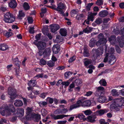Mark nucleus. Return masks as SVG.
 Segmentation results:
<instances>
[{"instance_id": "obj_40", "label": "nucleus", "mask_w": 124, "mask_h": 124, "mask_svg": "<svg viewBox=\"0 0 124 124\" xmlns=\"http://www.w3.org/2000/svg\"><path fill=\"white\" fill-rule=\"evenodd\" d=\"M14 63L16 66H19L20 63V62L18 61V58L14 59L13 60Z\"/></svg>"}, {"instance_id": "obj_36", "label": "nucleus", "mask_w": 124, "mask_h": 124, "mask_svg": "<svg viewBox=\"0 0 124 124\" xmlns=\"http://www.w3.org/2000/svg\"><path fill=\"white\" fill-rule=\"evenodd\" d=\"M23 7L24 9L25 10H28L30 8V6L26 2H25L23 3Z\"/></svg>"}, {"instance_id": "obj_30", "label": "nucleus", "mask_w": 124, "mask_h": 124, "mask_svg": "<svg viewBox=\"0 0 124 124\" xmlns=\"http://www.w3.org/2000/svg\"><path fill=\"white\" fill-rule=\"evenodd\" d=\"M25 16L24 13L22 11H20L19 12V14L18 16V18L19 19H22Z\"/></svg>"}, {"instance_id": "obj_17", "label": "nucleus", "mask_w": 124, "mask_h": 124, "mask_svg": "<svg viewBox=\"0 0 124 124\" xmlns=\"http://www.w3.org/2000/svg\"><path fill=\"white\" fill-rule=\"evenodd\" d=\"M50 27L51 31L53 32H55L60 28L58 25L56 24L51 25Z\"/></svg>"}, {"instance_id": "obj_18", "label": "nucleus", "mask_w": 124, "mask_h": 124, "mask_svg": "<svg viewBox=\"0 0 124 124\" xmlns=\"http://www.w3.org/2000/svg\"><path fill=\"white\" fill-rule=\"evenodd\" d=\"M96 91L95 94L96 95L99 96L101 95V94L102 93V91L104 89V88L102 86H99L96 87Z\"/></svg>"}, {"instance_id": "obj_15", "label": "nucleus", "mask_w": 124, "mask_h": 124, "mask_svg": "<svg viewBox=\"0 0 124 124\" xmlns=\"http://www.w3.org/2000/svg\"><path fill=\"white\" fill-rule=\"evenodd\" d=\"M31 118H32V120L33 119L35 122H38L40 119V115L37 114L33 113L31 115Z\"/></svg>"}, {"instance_id": "obj_9", "label": "nucleus", "mask_w": 124, "mask_h": 124, "mask_svg": "<svg viewBox=\"0 0 124 124\" xmlns=\"http://www.w3.org/2000/svg\"><path fill=\"white\" fill-rule=\"evenodd\" d=\"M36 42V41H35L34 44L37 46L38 49L40 50H43L46 47V44L45 42H39L37 43Z\"/></svg>"}, {"instance_id": "obj_37", "label": "nucleus", "mask_w": 124, "mask_h": 124, "mask_svg": "<svg viewBox=\"0 0 124 124\" xmlns=\"http://www.w3.org/2000/svg\"><path fill=\"white\" fill-rule=\"evenodd\" d=\"M88 20L92 21H93V20L94 16H93L92 14V12H88Z\"/></svg>"}, {"instance_id": "obj_1", "label": "nucleus", "mask_w": 124, "mask_h": 124, "mask_svg": "<svg viewBox=\"0 0 124 124\" xmlns=\"http://www.w3.org/2000/svg\"><path fill=\"white\" fill-rule=\"evenodd\" d=\"M15 109L12 104L9 106H2L0 108V113L2 116H8L11 115V112L15 111Z\"/></svg>"}, {"instance_id": "obj_61", "label": "nucleus", "mask_w": 124, "mask_h": 124, "mask_svg": "<svg viewBox=\"0 0 124 124\" xmlns=\"http://www.w3.org/2000/svg\"><path fill=\"white\" fill-rule=\"evenodd\" d=\"M13 65L12 64L9 65H7L6 67L7 70L8 71L10 70H11V67H12Z\"/></svg>"}, {"instance_id": "obj_60", "label": "nucleus", "mask_w": 124, "mask_h": 124, "mask_svg": "<svg viewBox=\"0 0 124 124\" xmlns=\"http://www.w3.org/2000/svg\"><path fill=\"white\" fill-rule=\"evenodd\" d=\"M27 19L28 22L30 23H31L33 22V19L32 17H28L27 18Z\"/></svg>"}, {"instance_id": "obj_47", "label": "nucleus", "mask_w": 124, "mask_h": 124, "mask_svg": "<svg viewBox=\"0 0 124 124\" xmlns=\"http://www.w3.org/2000/svg\"><path fill=\"white\" fill-rule=\"evenodd\" d=\"M86 115H91L92 113V112L90 110H87L83 111Z\"/></svg>"}, {"instance_id": "obj_34", "label": "nucleus", "mask_w": 124, "mask_h": 124, "mask_svg": "<svg viewBox=\"0 0 124 124\" xmlns=\"http://www.w3.org/2000/svg\"><path fill=\"white\" fill-rule=\"evenodd\" d=\"M36 81L35 80H31L28 83L29 86L31 87H33L36 84Z\"/></svg>"}, {"instance_id": "obj_23", "label": "nucleus", "mask_w": 124, "mask_h": 124, "mask_svg": "<svg viewBox=\"0 0 124 124\" xmlns=\"http://www.w3.org/2000/svg\"><path fill=\"white\" fill-rule=\"evenodd\" d=\"M8 49V46L5 44H2L0 45V50L4 51Z\"/></svg>"}, {"instance_id": "obj_54", "label": "nucleus", "mask_w": 124, "mask_h": 124, "mask_svg": "<svg viewBox=\"0 0 124 124\" xmlns=\"http://www.w3.org/2000/svg\"><path fill=\"white\" fill-rule=\"evenodd\" d=\"M13 35V33L12 32H9L6 31L5 33V35L8 38L10 37L11 36Z\"/></svg>"}, {"instance_id": "obj_62", "label": "nucleus", "mask_w": 124, "mask_h": 124, "mask_svg": "<svg viewBox=\"0 0 124 124\" xmlns=\"http://www.w3.org/2000/svg\"><path fill=\"white\" fill-rule=\"evenodd\" d=\"M40 63L41 65H44L46 64V62L43 59H41L40 61Z\"/></svg>"}, {"instance_id": "obj_6", "label": "nucleus", "mask_w": 124, "mask_h": 124, "mask_svg": "<svg viewBox=\"0 0 124 124\" xmlns=\"http://www.w3.org/2000/svg\"><path fill=\"white\" fill-rule=\"evenodd\" d=\"M66 9V6L63 3L60 2L58 5L57 8V10L58 11L59 13L64 15V13Z\"/></svg>"}, {"instance_id": "obj_35", "label": "nucleus", "mask_w": 124, "mask_h": 124, "mask_svg": "<svg viewBox=\"0 0 124 124\" xmlns=\"http://www.w3.org/2000/svg\"><path fill=\"white\" fill-rule=\"evenodd\" d=\"M93 29V28L87 27V28L84 30V31L85 33H88L92 31Z\"/></svg>"}, {"instance_id": "obj_53", "label": "nucleus", "mask_w": 124, "mask_h": 124, "mask_svg": "<svg viewBox=\"0 0 124 124\" xmlns=\"http://www.w3.org/2000/svg\"><path fill=\"white\" fill-rule=\"evenodd\" d=\"M96 3L97 5L100 6L103 4V1L102 0H97Z\"/></svg>"}, {"instance_id": "obj_52", "label": "nucleus", "mask_w": 124, "mask_h": 124, "mask_svg": "<svg viewBox=\"0 0 124 124\" xmlns=\"http://www.w3.org/2000/svg\"><path fill=\"white\" fill-rule=\"evenodd\" d=\"M41 112L42 115L43 116L46 115L47 113V111L44 109H42L41 110Z\"/></svg>"}, {"instance_id": "obj_49", "label": "nucleus", "mask_w": 124, "mask_h": 124, "mask_svg": "<svg viewBox=\"0 0 124 124\" xmlns=\"http://www.w3.org/2000/svg\"><path fill=\"white\" fill-rule=\"evenodd\" d=\"M116 40V37L115 36H111L109 38V41L111 43H112Z\"/></svg>"}, {"instance_id": "obj_5", "label": "nucleus", "mask_w": 124, "mask_h": 124, "mask_svg": "<svg viewBox=\"0 0 124 124\" xmlns=\"http://www.w3.org/2000/svg\"><path fill=\"white\" fill-rule=\"evenodd\" d=\"M103 35L102 33L100 34L98 36L99 40L96 43V45L99 46L100 45H104L107 42V41L105 38H104Z\"/></svg>"}, {"instance_id": "obj_44", "label": "nucleus", "mask_w": 124, "mask_h": 124, "mask_svg": "<svg viewBox=\"0 0 124 124\" xmlns=\"http://www.w3.org/2000/svg\"><path fill=\"white\" fill-rule=\"evenodd\" d=\"M54 113L55 115L62 114V110L60 108H58L54 111Z\"/></svg>"}, {"instance_id": "obj_7", "label": "nucleus", "mask_w": 124, "mask_h": 124, "mask_svg": "<svg viewBox=\"0 0 124 124\" xmlns=\"http://www.w3.org/2000/svg\"><path fill=\"white\" fill-rule=\"evenodd\" d=\"M16 91L15 89L11 87L8 88V93L10 96V98L11 99H13L15 98L16 96Z\"/></svg>"}, {"instance_id": "obj_55", "label": "nucleus", "mask_w": 124, "mask_h": 124, "mask_svg": "<svg viewBox=\"0 0 124 124\" xmlns=\"http://www.w3.org/2000/svg\"><path fill=\"white\" fill-rule=\"evenodd\" d=\"M78 12V10L73 9L71 12V15L76 14Z\"/></svg>"}, {"instance_id": "obj_58", "label": "nucleus", "mask_w": 124, "mask_h": 124, "mask_svg": "<svg viewBox=\"0 0 124 124\" xmlns=\"http://www.w3.org/2000/svg\"><path fill=\"white\" fill-rule=\"evenodd\" d=\"M43 76V74L42 73L41 74H39L35 76L34 78H42Z\"/></svg>"}, {"instance_id": "obj_21", "label": "nucleus", "mask_w": 124, "mask_h": 124, "mask_svg": "<svg viewBox=\"0 0 124 124\" xmlns=\"http://www.w3.org/2000/svg\"><path fill=\"white\" fill-rule=\"evenodd\" d=\"M9 6L12 8H15L17 6V3L15 0H11L9 4Z\"/></svg>"}, {"instance_id": "obj_45", "label": "nucleus", "mask_w": 124, "mask_h": 124, "mask_svg": "<svg viewBox=\"0 0 124 124\" xmlns=\"http://www.w3.org/2000/svg\"><path fill=\"white\" fill-rule=\"evenodd\" d=\"M75 82L76 85H80L82 84V80L80 79H76L75 81Z\"/></svg>"}, {"instance_id": "obj_48", "label": "nucleus", "mask_w": 124, "mask_h": 124, "mask_svg": "<svg viewBox=\"0 0 124 124\" xmlns=\"http://www.w3.org/2000/svg\"><path fill=\"white\" fill-rule=\"evenodd\" d=\"M40 106L41 107H43L47 104V103L45 101H41L39 103Z\"/></svg>"}, {"instance_id": "obj_38", "label": "nucleus", "mask_w": 124, "mask_h": 124, "mask_svg": "<svg viewBox=\"0 0 124 124\" xmlns=\"http://www.w3.org/2000/svg\"><path fill=\"white\" fill-rule=\"evenodd\" d=\"M61 34L62 36H65L66 35L67 32L65 29H61L60 31Z\"/></svg>"}, {"instance_id": "obj_51", "label": "nucleus", "mask_w": 124, "mask_h": 124, "mask_svg": "<svg viewBox=\"0 0 124 124\" xmlns=\"http://www.w3.org/2000/svg\"><path fill=\"white\" fill-rule=\"evenodd\" d=\"M70 82H69V80L67 81L63 82L62 83V85H64V88H65L66 87L68 86L69 85Z\"/></svg>"}, {"instance_id": "obj_20", "label": "nucleus", "mask_w": 124, "mask_h": 124, "mask_svg": "<svg viewBox=\"0 0 124 124\" xmlns=\"http://www.w3.org/2000/svg\"><path fill=\"white\" fill-rule=\"evenodd\" d=\"M99 96V97L98 99V101L99 102L101 103H103L107 101V99L106 97L103 95Z\"/></svg>"}, {"instance_id": "obj_25", "label": "nucleus", "mask_w": 124, "mask_h": 124, "mask_svg": "<svg viewBox=\"0 0 124 124\" xmlns=\"http://www.w3.org/2000/svg\"><path fill=\"white\" fill-rule=\"evenodd\" d=\"M96 117L95 115L89 116L87 118L88 121L91 122H93L95 121V119Z\"/></svg>"}, {"instance_id": "obj_11", "label": "nucleus", "mask_w": 124, "mask_h": 124, "mask_svg": "<svg viewBox=\"0 0 124 124\" xmlns=\"http://www.w3.org/2000/svg\"><path fill=\"white\" fill-rule=\"evenodd\" d=\"M26 118L27 120H31L32 119L31 118V113L33 111L32 108L28 107L26 108Z\"/></svg>"}, {"instance_id": "obj_28", "label": "nucleus", "mask_w": 124, "mask_h": 124, "mask_svg": "<svg viewBox=\"0 0 124 124\" xmlns=\"http://www.w3.org/2000/svg\"><path fill=\"white\" fill-rule=\"evenodd\" d=\"M83 60L84 65L86 66H88L89 64L91 63V60L87 58H85Z\"/></svg>"}, {"instance_id": "obj_63", "label": "nucleus", "mask_w": 124, "mask_h": 124, "mask_svg": "<svg viewBox=\"0 0 124 124\" xmlns=\"http://www.w3.org/2000/svg\"><path fill=\"white\" fill-rule=\"evenodd\" d=\"M41 35V33H39L38 34H37L36 35L35 37L37 40H38L40 39Z\"/></svg>"}, {"instance_id": "obj_3", "label": "nucleus", "mask_w": 124, "mask_h": 124, "mask_svg": "<svg viewBox=\"0 0 124 124\" xmlns=\"http://www.w3.org/2000/svg\"><path fill=\"white\" fill-rule=\"evenodd\" d=\"M15 16L9 12H7L4 15L3 20L6 23H11L15 20Z\"/></svg>"}, {"instance_id": "obj_27", "label": "nucleus", "mask_w": 124, "mask_h": 124, "mask_svg": "<svg viewBox=\"0 0 124 124\" xmlns=\"http://www.w3.org/2000/svg\"><path fill=\"white\" fill-rule=\"evenodd\" d=\"M111 94L113 96H117L119 95V94L117 91L116 89H112L111 91Z\"/></svg>"}, {"instance_id": "obj_26", "label": "nucleus", "mask_w": 124, "mask_h": 124, "mask_svg": "<svg viewBox=\"0 0 124 124\" xmlns=\"http://www.w3.org/2000/svg\"><path fill=\"white\" fill-rule=\"evenodd\" d=\"M108 12L105 10H104L101 11L99 14V16L102 17H104L108 14Z\"/></svg>"}, {"instance_id": "obj_50", "label": "nucleus", "mask_w": 124, "mask_h": 124, "mask_svg": "<svg viewBox=\"0 0 124 124\" xmlns=\"http://www.w3.org/2000/svg\"><path fill=\"white\" fill-rule=\"evenodd\" d=\"M102 22V21L101 19L99 18H97L95 21V23L98 24H101Z\"/></svg>"}, {"instance_id": "obj_29", "label": "nucleus", "mask_w": 124, "mask_h": 124, "mask_svg": "<svg viewBox=\"0 0 124 124\" xmlns=\"http://www.w3.org/2000/svg\"><path fill=\"white\" fill-rule=\"evenodd\" d=\"M18 114L19 115V116L20 117H22L23 116L24 114V110L22 108H19L17 110Z\"/></svg>"}, {"instance_id": "obj_59", "label": "nucleus", "mask_w": 124, "mask_h": 124, "mask_svg": "<svg viewBox=\"0 0 124 124\" xmlns=\"http://www.w3.org/2000/svg\"><path fill=\"white\" fill-rule=\"evenodd\" d=\"M75 58L74 56H73L71 58L69 61V63H71L75 59Z\"/></svg>"}, {"instance_id": "obj_16", "label": "nucleus", "mask_w": 124, "mask_h": 124, "mask_svg": "<svg viewBox=\"0 0 124 124\" xmlns=\"http://www.w3.org/2000/svg\"><path fill=\"white\" fill-rule=\"evenodd\" d=\"M108 62L111 64H114L116 61V58L113 55L109 56L108 57Z\"/></svg>"}, {"instance_id": "obj_42", "label": "nucleus", "mask_w": 124, "mask_h": 124, "mask_svg": "<svg viewBox=\"0 0 124 124\" xmlns=\"http://www.w3.org/2000/svg\"><path fill=\"white\" fill-rule=\"evenodd\" d=\"M55 63L52 61H48L47 64L49 67H52L54 66Z\"/></svg>"}, {"instance_id": "obj_2", "label": "nucleus", "mask_w": 124, "mask_h": 124, "mask_svg": "<svg viewBox=\"0 0 124 124\" xmlns=\"http://www.w3.org/2000/svg\"><path fill=\"white\" fill-rule=\"evenodd\" d=\"M113 103L110 105V108H114L116 110H119L121 107L124 103V98L116 99L113 100Z\"/></svg>"}, {"instance_id": "obj_12", "label": "nucleus", "mask_w": 124, "mask_h": 124, "mask_svg": "<svg viewBox=\"0 0 124 124\" xmlns=\"http://www.w3.org/2000/svg\"><path fill=\"white\" fill-rule=\"evenodd\" d=\"M71 115H67L64 114L58 115H55L54 114L51 115L52 117L55 120L61 119L63 118L68 116H70Z\"/></svg>"}, {"instance_id": "obj_57", "label": "nucleus", "mask_w": 124, "mask_h": 124, "mask_svg": "<svg viewBox=\"0 0 124 124\" xmlns=\"http://www.w3.org/2000/svg\"><path fill=\"white\" fill-rule=\"evenodd\" d=\"M93 92L92 91H88L86 93L85 95V96H91L92 94H93Z\"/></svg>"}, {"instance_id": "obj_10", "label": "nucleus", "mask_w": 124, "mask_h": 124, "mask_svg": "<svg viewBox=\"0 0 124 124\" xmlns=\"http://www.w3.org/2000/svg\"><path fill=\"white\" fill-rule=\"evenodd\" d=\"M82 100H79L76 103L71 105L70 107L69 110L71 111L73 109L79 107L81 106H82Z\"/></svg>"}, {"instance_id": "obj_56", "label": "nucleus", "mask_w": 124, "mask_h": 124, "mask_svg": "<svg viewBox=\"0 0 124 124\" xmlns=\"http://www.w3.org/2000/svg\"><path fill=\"white\" fill-rule=\"evenodd\" d=\"M83 16V14H78L76 17V18L78 19L79 20Z\"/></svg>"}, {"instance_id": "obj_14", "label": "nucleus", "mask_w": 124, "mask_h": 124, "mask_svg": "<svg viewBox=\"0 0 124 124\" xmlns=\"http://www.w3.org/2000/svg\"><path fill=\"white\" fill-rule=\"evenodd\" d=\"M108 112V110L106 109H101L96 111L95 112V115L100 116H101Z\"/></svg>"}, {"instance_id": "obj_46", "label": "nucleus", "mask_w": 124, "mask_h": 124, "mask_svg": "<svg viewBox=\"0 0 124 124\" xmlns=\"http://www.w3.org/2000/svg\"><path fill=\"white\" fill-rule=\"evenodd\" d=\"M84 55L85 57H88L89 56V54L87 49L86 48H84Z\"/></svg>"}, {"instance_id": "obj_24", "label": "nucleus", "mask_w": 124, "mask_h": 124, "mask_svg": "<svg viewBox=\"0 0 124 124\" xmlns=\"http://www.w3.org/2000/svg\"><path fill=\"white\" fill-rule=\"evenodd\" d=\"M91 102L89 100H86L83 101L82 100V106H89L91 104Z\"/></svg>"}, {"instance_id": "obj_13", "label": "nucleus", "mask_w": 124, "mask_h": 124, "mask_svg": "<svg viewBox=\"0 0 124 124\" xmlns=\"http://www.w3.org/2000/svg\"><path fill=\"white\" fill-rule=\"evenodd\" d=\"M122 35L121 37H118L117 41L118 43H123L124 45V28L121 29L119 33Z\"/></svg>"}, {"instance_id": "obj_33", "label": "nucleus", "mask_w": 124, "mask_h": 124, "mask_svg": "<svg viewBox=\"0 0 124 124\" xmlns=\"http://www.w3.org/2000/svg\"><path fill=\"white\" fill-rule=\"evenodd\" d=\"M80 120H82L83 121H85L86 120V118L85 117V116L82 113L79 114L77 116Z\"/></svg>"}, {"instance_id": "obj_64", "label": "nucleus", "mask_w": 124, "mask_h": 124, "mask_svg": "<svg viewBox=\"0 0 124 124\" xmlns=\"http://www.w3.org/2000/svg\"><path fill=\"white\" fill-rule=\"evenodd\" d=\"M119 92L120 94L124 96V89L119 90Z\"/></svg>"}, {"instance_id": "obj_22", "label": "nucleus", "mask_w": 124, "mask_h": 124, "mask_svg": "<svg viewBox=\"0 0 124 124\" xmlns=\"http://www.w3.org/2000/svg\"><path fill=\"white\" fill-rule=\"evenodd\" d=\"M14 105L17 107H20L23 105V102L20 100H16L14 102Z\"/></svg>"}, {"instance_id": "obj_43", "label": "nucleus", "mask_w": 124, "mask_h": 124, "mask_svg": "<svg viewBox=\"0 0 124 124\" xmlns=\"http://www.w3.org/2000/svg\"><path fill=\"white\" fill-rule=\"evenodd\" d=\"M62 40V37L60 36H57L55 39V42L57 43H60Z\"/></svg>"}, {"instance_id": "obj_8", "label": "nucleus", "mask_w": 124, "mask_h": 124, "mask_svg": "<svg viewBox=\"0 0 124 124\" xmlns=\"http://www.w3.org/2000/svg\"><path fill=\"white\" fill-rule=\"evenodd\" d=\"M92 52L93 54V56L96 58L98 56L102 54L103 52V49H93L92 50Z\"/></svg>"}, {"instance_id": "obj_4", "label": "nucleus", "mask_w": 124, "mask_h": 124, "mask_svg": "<svg viewBox=\"0 0 124 124\" xmlns=\"http://www.w3.org/2000/svg\"><path fill=\"white\" fill-rule=\"evenodd\" d=\"M105 57L104 58L103 61L104 62H106L108 60V54H113L115 50L114 48H109L107 50V47L106 46H105Z\"/></svg>"}, {"instance_id": "obj_32", "label": "nucleus", "mask_w": 124, "mask_h": 124, "mask_svg": "<svg viewBox=\"0 0 124 124\" xmlns=\"http://www.w3.org/2000/svg\"><path fill=\"white\" fill-rule=\"evenodd\" d=\"M89 42L90 46L91 47H93L95 43H97L96 41L93 39H91Z\"/></svg>"}, {"instance_id": "obj_41", "label": "nucleus", "mask_w": 124, "mask_h": 124, "mask_svg": "<svg viewBox=\"0 0 124 124\" xmlns=\"http://www.w3.org/2000/svg\"><path fill=\"white\" fill-rule=\"evenodd\" d=\"M93 4V3H90L88 4L85 7V8L86 10L89 11L90 10Z\"/></svg>"}, {"instance_id": "obj_19", "label": "nucleus", "mask_w": 124, "mask_h": 124, "mask_svg": "<svg viewBox=\"0 0 124 124\" xmlns=\"http://www.w3.org/2000/svg\"><path fill=\"white\" fill-rule=\"evenodd\" d=\"M53 52L55 54H56L59 51L60 47L59 45L56 44L54 45L52 47Z\"/></svg>"}, {"instance_id": "obj_39", "label": "nucleus", "mask_w": 124, "mask_h": 124, "mask_svg": "<svg viewBox=\"0 0 124 124\" xmlns=\"http://www.w3.org/2000/svg\"><path fill=\"white\" fill-rule=\"evenodd\" d=\"M99 83L101 85L104 86H105L107 85V82L104 79H102L99 82Z\"/></svg>"}, {"instance_id": "obj_31", "label": "nucleus", "mask_w": 124, "mask_h": 124, "mask_svg": "<svg viewBox=\"0 0 124 124\" xmlns=\"http://www.w3.org/2000/svg\"><path fill=\"white\" fill-rule=\"evenodd\" d=\"M75 87L74 82H73L68 87V90L69 92H71L73 91V89Z\"/></svg>"}]
</instances>
